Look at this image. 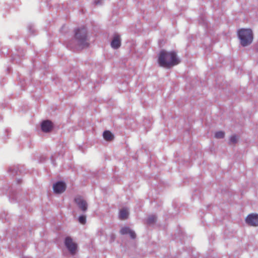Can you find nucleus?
I'll use <instances>...</instances> for the list:
<instances>
[{"label": "nucleus", "mask_w": 258, "mask_h": 258, "mask_svg": "<svg viewBox=\"0 0 258 258\" xmlns=\"http://www.w3.org/2000/svg\"><path fill=\"white\" fill-rule=\"evenodd\" d=\"M87 29L82 27L75 30L74 39L67 43V47L70 49H83L89 46L87 40Z\"/></svg>", "instance_id": "1"}, {"label": "nucleus", "mask_w": 258, "mask_h": 258, "mask_svg": "<svg viewBox=\"0 0 258 258\" xmlns=\"http://www.w3.org/2000/svg\"><path fill=\"white\" fill-rule=\"evenodd\" d=\"M158 62L160 67L170 68L179 63L180 60L174 51L162 50L159 54Z\"/></svg>", "instance_id": "2"}, {"label": "nucleus", "mask_w": 258, "mask_h": 258, "mask_svg": "<svg viewBox=\"0 0 258 258\" xmlns=\"http://www.w3.org/2000/svg\"><path fill=\"white\" fill-rule=\"evenodd\" d=\"M237 33L240 44L242 46H247L252 43L253 34L251 29H241L238 31Z\"/></svg>", "instance_id": "3"}, {"label": "nucleus", "mask_w": 258, "mask_h": 258, "mask_svg": "<svg viewBox=\"0 0 258 258\" xmlns=\"http://www.w3.org/2000/svg\"><path fill=\"white\" fill-rule=\"evenodd\" d=\"M64 245L70 254L74 255L77 250V244L74 242L72 238L70 237H67L64 240Z\"/></svg>", "instance_id": "4"}, {"label": "nucleus", "mask_w": 258, "mask_h": 258, "mask_svg": "<svg viewBox=\"0 0 258 258\" xmlns=\"http://www.w3.org/2000/svg\"><path fill=\"white\" fill-rule=\"evenodd\" d=\"M74 201L79 208L83 212H85L88 209V204L87 202L80 196H76L74 199Z\"/></svg>", "instance_id": "5"}, {"label": "nucleus", "mask_w": 258, "mask_h": 258, "mask_svg": "<svg viewBox=\"0 0 258 258\" xmlns=\"http://www.w3.org/2000/svg\"><path fill=\"white\" fill-rule=\"evenodd\" d=\"M246 222L253 226H258V215L257 214H249L245 219Z\"/></svg>", "instance_id": "6"}, {"label": "nucleus", "mask_w": 258, "mask_h": 258, "mask_svg": "<svg viewBox=\"0 0 258 258\" xmlns=\"http://www.w3.org/2000/svg\"><path fill=\"white\" fill-rule=\"evenodd\" d=\"M66 188V184L62 181H58L53 184V189L56 194L63 192Z\"/></svg>", "instance_id": "7"}, {"label": "nucleus", "mask_w": 258, "mask_h": 258, "mask_svg": "<svg viewBox=\"0 0 258 258\" xmlns=\"http://www.w3.org/2000/svg\"><path fill=\"white\" fill-rule=\"evenodd\" d=\"M52 128V122L49 120H44L41 124V128L43 132L48 133L51 131Z\"/></svg>", "instance_id": "8"}, {"label": "nucleus", "mask_w": 258, "mask_h": 258, "mask_svg": "<svg viewBox=\"0 0 258 258\" xmlns=\"http://www.w3.org/2000/svg\"><path fill=\"white\" fill-rule=\"evenodd\" d=\"M120 36L118 34H115L111 42V46L114 49H117L120 46Z\"/></svg>", "instance_id": "9"}, {"label": "nucleus", "mask_w": 258, "mask_h": 258, "mask_svg": "<svg viewBox=\"0 0 258 258\" xmlns=\"http://www.w3.org/2000/svg\"><path fill=\"white\" fill-rule=\"evenodd\" d=\"M128 211L126 209H122L119 211V217L120 219L124 220L127 218Z\"/></svg>", "instance_id": "10"}, {"label": "nucleus", "mask_w": 258, "mask_h": 258, "mask_svg": "<svg viewBox=\"0 0 258 258\" xmlns=\"http://www.w3.org/2000/svg\"><path fill=\"white\" fill-rule=\"evenodd\" d=\"M103 136L104 139L106 141H111L113 138L112 133L109 131H105L103 132Z\"/></svg>", "instance_id": "11"}, {"label": "nucleus", "mask_w": 258, "mask_h": 258, "mask_svg": "<svg viewBox=\"0 0 258 258\" xmlns=\"http://www.w3.org/2000/svg\"><path fill=\"white\" fill-rule=\"evenodd\" d=\"M8 172L11 173L13 175L17 174L18 172H21L18 166L10 167L8 169Z\"/></svg>", "instance_id": "12"}, {"label": "nucleus", "mask_w": 258, "mask_h": 258, "mask_svg": "<svg viewBox=\"0 0 258 258\" xmlns=\"http://www.w3.org/2000/svg\"><path fill=\"white\" fill-rule=\"evenodd\" d=\"M156 219L157 217L155 215H150L147 220V223L149 225L154 224L156 222Z\"/></svg>", "instance_id": "13"}, {"label": "nucleus", "mask_w": 258, "mask_h": 258, "mask_svg": "<svg viewBox=\"0 0 258 258\" xmlns=\"http://www.w3.org/2000/svg\"><path fill=\"white\" fill-rule=\"evenodd\" d=\"M131 231V229H130V228H128L127 227H124L121 229V230L120 231V233L122 235H125V234H128Z\"/></svg>", "instance_id": "14"}, {"label": "nucleus", "mask_w": 258, "mask_h": 258, "mask_svg": "<svg viewBox=\"0 0 258 258\" xmlns=\"http://www.w3.org/2000/svg\"><path fill=\"white\" fill-rule=\"evenodd\" d=\"M225 134L222 131H219L215 133V137L217 139H222L224 137Z\"/></svg>", "instance_id": "15"}, {"label": "nucleus", "mask_w": 258, "mask_h": 258, "mask_svg": "<svg viewBox=\"0 0 258 258\" xmlns=\"http://www.w3.org/2000/svg\"><path fill=\"white\" fill-rule=\"evenodd\" d=\"M79 221L80 223L84 224L86 221V217L84 215H82L79 217Z\"/></svg>", "instance_id": "16"}, {"label": "nucleus", "mask_w": 258, "mask_h": 258, "mask_svg": "<svg viewBox=\"0 0 258 258\" xmlns=\"http://www.w3.org/2000/svg\"><path fill=\"white\" fill-rule=\"evenodd\" d=\"M230 141L232 143H236L237 142V137L236 136H232L230 137Z\"/></svg>", "instance_id": "17"}, {"label": "nucleus", "mask_w": 258, "mask_h": 258, "mask_svg": "<svg viewBox=\"0 0 258 258\" xmlns=\"http://www.w3.org/2000/svg\"><path fill=\"white\" fill-rule=\"evenodd\" d=\"M128 234L132 239H135L136 238V234L134 231L131 230V231L129 232Z\"/></svg>", "instance_id": "18"}, {"label": "nucleus", "mask_w": 258, "mask_h": 258, "mask_svg": "<svg viewBox=\"0 0 258 258\" xmlns=\"http://www.w3.org/2000/svg\"><path fill=\"white\" fill-rule=\"evenodd\" d=\"M99 3H100V2H99V1H95V4H96V5L99 4Z\"/></svg>", "instance_id": "19"}, {"label": "nucleus", "mask_w": 258, "mask_h": 258, "mask_svg": "<svg viewBox=\"0 0 258 258\" xmlns=\"http://www.w3.org/2000/svg\"><path fill=\"white\" fill-rule=\"evenodd\" d=\"M0 118L2 119V117L0 116Z\"/></svg>", "instance_id": "20"}]
</instances>
